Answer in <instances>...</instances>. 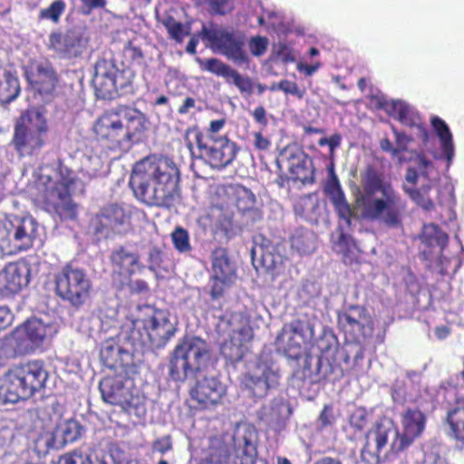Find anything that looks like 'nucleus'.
<instances>
[{
	"label": "nucleus",
	"mask_w": 464,
	"mask_h": 464,
	"mask_svg": "<svg viewBox=\"0 0 464 464\" xmlns=\"http://www.w3.org/2000/svg\"><path fill=\"white\" fill-rule=\"evenodd\" d=\"M179 170L167 157L149 155L136 162L130 186L137 199L148 206L171 208L179 198Z\"/></svg>",
	"instance_id": "nucleus-1"
},
{
	"label": "nucleus",
	"mask_w": 464,
	"mask_h": 464,
	"mask_svg": "<svg viewBox=\"0 0 464 464\" xmlns=\"http://www.w3.org/2000/svg\"><path fill=\"white\" fill-rule=\"evenodd\" d=\"M150 124L147 115L140 110L119 104L96 119L93 138L106 150L123 151L147 140Z\"/></svg>",
	"instance_id": "nucleus-2"
},
{
	"label": "nucleus",
	"mask_w": 464,
	"mask_h": 464,
	"mask_svg": "<svg viewBox=\"0 0 464 464\" xmlns=\"http://www.w3.org/2000/svg\"><path fill=\"white\" fill-rule=\"evenodd\" d=\"M427 418L419 408H407L401 414L403 431L400 433L393 421L381 420L365 433V441L361 450L364 464H379L381 453L387 446L392 453L407 450L424 431Z\"/></svg>",
	"instance_id": "nucleus-3"
},
{
	"label": "nucleus",
	"mask_w": 464,
	"mask_h": 464,
	"mask_svg": "<svg viewBox=\"0 0 464 464\" xmlns=\"http://www.w3.org/2000/svg\"><path fill=\"white\" fill-rule=\"evenodd\" d=\"M227 120L220 118L209 122L204 134L197 125L185 130L184 140L192 151L197 145L199 158L212 169L222 170L231 165L237 158L239 147L227 134H220Z\"/></svg>",
	"instance_id": "nucleus-4"
},
{
	"label": "nucleus",
	"mask_w": 464,
	"mask_h": 464,
	"mask_svg": "<svg viewBox=\"0 0 464 464\" xmlns=\"http://www.w3.org/2000/svg\"><path fill=\"white\" fill-rule=\"evenodd\" d=\"M175 333L176 327L168 313L158 309L146 318L133 321L124 336V343L132 353H143L147 348L164 347Z\"/></svg>",
	"instance_id": "nucleus-5"
},
{
	"label": "nucleus",
	"mask_w": 464,
	"mask_h": 464,
	"mask_svg": "<svg viewBox=\"0 0 464 464\" xmlns=\"http://www.w3.org/2000/svg\"><path fill=\"white\" fill-rule=\"evenodd\" d=\"M210 350L207 342L198 336H183L172 351L169 375L177 382L195 379L207 367Z\"/></svg>",
	"instance_id": "nucleus-6"
},
{
	"label": "nucleus",
	"mask_w": 464,
	"mask_h": 464,
	"mask_svg": "<svg viewBox=\"0 0 464 464\" xmlns=\"http://www.w3.org/2000/svg\"><path fill=\"white\" fill-rule=\"evenodd\" d=\"M76 178L68 170L61 172L58 180L49 175H41L38 189L44 209L57 215L61 221L74 220L78 215V205L72 198V188Z\"/></svg>",
	"instance_id": "nucleus-7"
},
{
	"label": "nucleus",
	"mask_w": 464,
	"mask_h": 464,
	"mask_svg": "<svg viewBox=\"0 0 464 464\" xmlns=\"http://www.w3.org/2000/svg\"><path fill=\"white\" fill-rule=\"evenodd\" d=\"M48 130L44 115L37 109H27L14 122L11 145L20 158L36 156L46 143Z\"/></svg>",
	"instance_id": "nucleus-8"
},
{
	"label": "nucleus",
	"mask_w": 464,
	"mask_h": 464,
	"mask_svg": "<svg viewBox=\"0 0 464 464\" xmlns=\"http://www.w3.org/2000/svg\"><path fill=\"white\" fill-rule=\"evenodd\" d=\"M47 378L44 363L33 361L9 369L1 389L4 390L5 401L14 403L32 397L44 387Z\"/></svg>",
	"instance_id": "nucleus-9"
},
{
	"label": "nucleus",
	"mask_w": 464,
	"mask_h": 464,
	"mask_svg": "<svg viewBox=\"0 0 464 464\" xmlns=\"http://www.w3.org/2000/svg\"><path fill=\"white\" fill-rule=\"evenodd\" d=\"M362 210V218L369 221H378L389 227L402 225V214L405 204L400 193L395 189H385L380 197L372 196L356 203Z\"/></svg>",
	"instance_id": "nucleus-10"
},
{
	"label": "nucleus",
	"mask_w": 464,
	"mask_h": 464,
	"mask_svg": "<svg viewBox=\"0 0 464 464\" xmlns=\"http://www.w3.org/2000/svg\"><path fill=\"white\" fill-rule=\"evenodd\" d=\"M54 292L74 308L82 307L91 296L92 281L86 271L67 263L54 275Z\"/></svg>",
	"instance_id": "nucleus-11"
},
{
	"label": "nucleus",
	"mask_w": 464,
	"mask_h": 464,
	"mask_svg": "<svg viewBox=\"0 0 464 464\" xmlns=\"http://www.w3.org/2000/svg\"><path fill=\"white\" fill-rule=\"evenodd\" d=\"M133 69L123 67L119 70L109 60H100L95 64L92 84L97 95L102 99H111L115 94H126L133 90Z\"/></svg>",
	"instance_id": "nucleus-12"
},
{
	"label": "nucleus",
	"mask_w": 464,
	"mask_h": 464,
	"mask_svg": "<svg viewBox=\"0 0 464 464\" xmlns=\"http://www.w3.org/2000/svg\"><path fill=\"white\" fill-rule=\"evenodd\" d=\"M280 379L281 371L272 352L262 351L254 369L243 375L241 383L253 397L262 399L278 387Z\"/></svg>",
	"instance_id": "nucleus-13"
},
{
	"label": "nucleus",
	"mask_w": 464,
	"mask_h": 464,
	"mask_svg": "<svg viewBox=\"0 0 464 464\" xmlns=\"http://www.w3.org/2000/svg\"><path fill=\"white\" fill-rule=\"evenodd\" d=\"M99 390L106 403L120 406L128 415L139 420L145 418L147 410L143 399L125 387L121 378L118 376L102 378L99 383Z\"/></svg>",
	"instance_id": "nucleus-14"
},
{
	"label": "nucleus",
	"mask_w": 464,
	"mask_h": 464,
	"mask_svg": "<svg viewBox=\"0 0 464 464\" xmlns=\"http://www.w3.org/2000/svg\"><path fill=\"white\" fill-rule=\"evenodd\" d=\"M131 210L122 204L109 203L95 213L89 222V229L98 238H110L131 226Z\"/></svg>",
	"instance_id": "nucleus-15"
},
{
	"label": "nucleus",
	"mask_w": 464,
	"mask_h": 464,
	"mask_svg": "<svg viewBox=\"0 0 464 464\" xmlns=\"http://www.w3.org/2000/svg\"><path fill=\"white\" fill-rule=\"evenodd\" d=\"M337 322L345 339L351 343L361 344L373 335L374 321L363 305H348L343 311L338 313Z\"/></svg>",
	"instance_id": "nucleus-16"
},
{
	"label": "nucleus",
	"mask_w": 464,
	"mask_h": 464,
	"mask_svg": "<svg viewBox=\"0 0 464 464\" xmlns=\"http://www.w3.org/2000/svg\"><path fill=\"white\" fill-rule=\"evenodd\" d=\"M38 223L32 217H24L8 221L7 227L9 228H2L0 234L5 237L13 235V239L11 241L2 238L4 250L7 254H17L30 249L38 236Z\"/></svg>",
	"instance_id": "nucleus-17"
},
{
	"label": "nucleus",
	"mask_w": 464,
	"mask_h": 464,
	"mask_svg": "<svg viewBox=\"0 0 464 464\" xmlns=\"http://www.w3.org/2000/svg\"><path fill=\"white\" fill-rule=\"evenodd\" d=\"M258 433L249 423L237 424L232 436V464H266L257 459Z\"/></svg>",
	"instance_id": "nucleus-18"
},
{
	"label": "nucleus",
	"mask_w": 464,
	"mask_h": 464,
	"mask_svg": "<svg viewBox=\"0 0 464 464\" xmlns=\"http://www.w3.org/2000/svg\"><path fill=\"white\" fill-rule=\"evenodd\" d=\"M226 385L217 377L198 380L189 390L190 407L197 411H212L223 403Z\"/></svg>",
	"instance_id": "nucleus-19"
},
{
	"label": "nucleus",
	"mask_w": 464,
	"mask_h": 464,
	"mask_svg": "<svg viewBox=\"0 0 464 464\" xmlns=\"http://www.w3.org/2000/svg\"><path fill=\"white\" fill-rule=\"evenodd\" d=\"M240 318L236 314L224 315L221 322L225 324L228 339L225 340L220 346V353L231 363L240 362L244 357V343L250 338V328L245 324L237 325Z\"/></svg>",
	"instance_id": "nucleus-20"
},
{
	"label": "nucleus",
	"mask_w": 464,
	"mask_h": 464,
	"mask_svg": "<svg viewBox=\"0 0 464 464\" xmlns=\"http://www.w3.org/2000/svg\"><path fill=\"white\" fill-rule=\"evenodd\" d=\"M88 38L75 29L64 33H52L49 36V47L61 58L74 59L81 56L87 49Z\"/></svg>",
	"instance_id": "nucleus-21"
},
{
	"label": "nucleus",
	"mask_w": 464,
	"mask_h": 464,
	"mask_svg": "<svg viewBox=\"0 0 464 464\" xmlns=\"http://www.w3.org/2000/svg\"><path fill=\"white\" fill-rule=\"evenodd\" d=\"M26 80L32 89L43 98L53 97L60 78L53 66L46 63L32 64L25 72Z\"/></svg>",
	"instance_id": "nucleus-22"
},
{
	"label": "nucleus",
	"mask_w": 464,
	"mask_h": 464,
	"mask_svg": "<svg viewBox=\"0 0 464 464\" xmlns=\"http://www.w3.org/2000/svg\"><path fill=\"white\" fill-rule=\"evenodd\" d=\"M110 261L114 275L120 281L128 282L137 273H141L145 266L140 261V256L137 251L120 246L111 251Z\"/></svg>",
	"instance_id": "nucleus-23"
},
{
	"label": "nucleus",
	"mask_w": 464,
	"mask_h": 464,
	"mask_svg": "<svg viewBox=\"0 0 464 464\" xmlns=\"http://www.w3.org/2000/svg\"><path fill=\"white\" fill-rule=\"evenodd\" d=\"M200 67L218 77H223L229 84H234L241 93L252 94L254 82L248 76L241 75L230 65L218 58H208L199 62Z\"/></svg>",
	"instance_id": "nucleus-24"
},
{
	"label": "nucleus",
	"mask_w": 464,
	"mask_h": 464,
	"mask_svg": "<svg viewBox=\"0 0 464 464\" xmlns=\"http://www.w3.org/2000/svg\"><path fill=\"white\" fill-rule=\"evenodd\" d=\"M30 282V269L24 264L9 263L0 272V295L8 297L19 293Z\"/></svg>",
	"instance_id": "nucleus-25"
},
{
	"label": "nucleus",
	"mask_w": 464,
	"mask_h": 464,
	"mask_svg": "<svg viewBox=\"0 0 464 464\" xmlns=\"http://www.w3.org/2000/svg\"><path fill=\"white\" fill-rule=\"evenodd\" d=\"M419 173L414 168H408L405 174V181L402 184L403 192L419 207L426 210L434 208V203L430 197L432 185L430 181L416 188L419 180Z\"/></svg>",
	"instance_id": "nucleus-26"
},
{
	"label": "nucleus",
	"mask_w": 464,
	"mask_h": 464,
	"mask_svg": "<svg viewBox=\"0 0 464 464\" xmlns=\"http://www.w3.org/2000/svg\"><path fill=\"white\" fill-rule=\"evenodd\" d=\"M287 160V167L292 178L303 183L314 181L312 160L301 150H285L282 153Z\"/></svg>",
	"instance_id": "nucleus-27"
},
{
	"label": "nucleus",
	"mask_w": 464,
	"mask_h": 464,
	"mask_svg": "<svg viewBox=\"0 0 464 464\" xmlns=\"http://www.w3.org/2000/svg\"><path fill=\"white\" fill-rule=\"evenodd\" d=\"M291 335L285 347V352L293 358H298L301 355L302 348L307 344L314 337V326L309 321L302 319L293 320L289 325Z\"/></svg>",
	"instance_id": "nucleus-28"
},
{
	"label": "nucleus",
	"mask_w": 464,
	"mask_h": 464,
	"mask_svg": "<svg viewBox=\"0 0 464 464\" xmlns=\"http://www.w3.org/2000/svg\"><path fill=\"white\" fill-rule=\"evenodd\" d=\"M217 44L220 53L234 63L242 65L249 63L242 36L234 33L223 32L218 37Z\"/></svg>",
	"instance_id": "nucleus-29"
},
{
	"label": "nucleus",
	"mask_w": 464,
	"mask_h": 464,
	"mask_svg": "<svg viewBox=\"0 0 464 464\" xmlns=\"http://www.w3.org/2000/svg\"><path fill=\"white\" fill-rule=\"evenodd\" d=\"M231 194L235 198L237 210L250 221H259L263 218L261 209L256 206L255 194L240 184L230 186Z\"/></svg>",
	"instance_id": "nucleus-30"
},
{
	"label": "nucleus",
	"mask_w": 464,
	"mask_h": 464,
	"mask_svg": "<svg viewBox=\"0 0 464 464\" xmlns=\"http://www.w3.org/2000/svg\"><path fill=\"white\" fill-rule=\"evenodd\" d=\"M443 423L448 426V436L464 448V397L457 398L446 413Z\"/></svg>",
	"instance_id": "nucleus-31"
},
{
	"label": "nucleus",
	"mask_w": 464,
	"mask_h": 464,
	"mask_svg": "<svg viewBox=\"0 0 464 464\" xmlns=\"http://www.w3.org/2000/svg\"><path fill=\"white\" fill-rule=\"evenodd\" d=\"M362 192L356 196L355 202L375 196L376 192L383 193L385 189H392L394 187L389 181H385L383 175L377 169L369 165L362 174Z\"/></svg>",
	"instance_id": "nucleus-32"
},
{
	"label": "nucleus",
	"mask_w": 464,
	"mask_h": 464,
	"mask_svg": "<svg viewBox=\"0 0 464 464\" xmlns=\"http://www.w3.org/2000/svg\"><path fill=\"white\" fill-rule=\"evenodd\" d=\"M385 110L401 124L409 127H418L422 130L424 137H428V132L423 126V122L419 112L408 103L402 101H392L386 104Z\"/></svg>",
	"instance_id": "nucleus-33"
},
{
	"label": "nucleus",
	"mask_w": 464,
	"mask_h": 464,
	"mask_svg": "<svg viewBox=\"0 0 464 464\" xmlns=\"http://www.w3.org/2000/svg\"><path fill=\"white\" fill-rule=\"evenodd\" d=\"M325 192L330 197V200L339 218L350 225L353 218V211L349 202L346 200L341 184L334 174H333L332 179L325 188Z\"/></svg>",
	"instance_id": "nucleus-34"
},
{
	"label": "nucleus",
	"mask_w": 464,
	"mask_h": 464,
	"mask_svg": "<svg viewBox=\"0 0 464 464\" xmlns=\"http://www.w3.org/2000/svg\"><path fill=\"white\" fill-rule=\"evenodd\" d=\"M229 458L227 444L222 439L212 437L208 447L202 449L197 464H229Z\"/></svg>",
	"instance_id": "nucleus-35"
},
{
	"label": "nucleus",
	"mask_w": 464,
	"mask_h": 464,
	"mask_svg": "<svg viewBox=\"0 0 464 464\" xmlns=\"http://www.w3.org/2000/svg\"><path fill=\"white\" fill-rule=\"evenodd\" d=\"M315 371L311 369V357L306 358L302 370L304 379H307L309 384H316L324 381L334 372V365L323 352L316 359Z\"/></svg>",
	"instance_id": "nucleus-36"
},
{
	"label": "nucleus",
	"mask_w": 464,
	"mask_h": 464,
	"mask_svg": "<svg viewBox=\"0 0 464 464\" xmlns=\"http://www.w3.org/2000/svg\"><path fill=\"white\" fill-rule=\"evenodd\" d=\"M211 276L237 278V270L224 247H216L211 253Z\"/></svg>",
	"instance_id": "nucleus-37"
},
{
	"label": "nucleus",
	"mask_w": 464,
	"mask_h": 464,
	"mask_svg": "<svg viewBox=\"0 0 464 464\" xmlns=\"http://www.w3.org/2000/svg\"><path fill=\"white\" fill-rule=\"evenodd\" d=\"M52 326L38 318H30L24 324L25 339L30 343V348L35 349L43 345L51 333Z\"/></svg>",
	"instance_id": "nucleus-38"
},
{
	"label": "nucleus",
	"mask_w": 464,
	"mask_h": 464,
	"mask_svg": "<svg viewBox=\"0 0 464 464\" xmlns=\"http://www.w3.org/2000/svg\"><path fill=\"white\" fill-rule=\"evenodd\" d=\"M2 76L3 79L0 82V102L8 104L20 94V83L15 72L10 70L5 69Z\"/></svg>",
	"instance_id": "nucleus-39"
},
{
	"label": "nucleus",
	"mask_w": 464,
	"mask_h": 464,
	"mask_svg": "<svg viewBox=\"0 0 464 464\" xmlns=\"http://www.w3.org/2000/svg\"><path fill=\"white\" fill-rule=\"evenodd\" d=\"M145 55L141 44L138 39L129 40L123 46L121 51V63L123 67L133 69L136 66H140L144 63Z\"/></svg>",
	"instance_id": "nucleus-40"
},
{
	"label": "nucleus",
	"mask_w": 464,
	"mask_h": 464,
	"mask_svg": "<svg viewBox=\"0 0 464 464\" xmlns=\"http://www.w3.org/2000/svg\"><path fill=\"white\" fill-rule=\"evenodd\" d=\"M431 125L441 141V150L448 161H450L454 156V145L452 134L446 122L438 116L431 118Z\"/></svg>",
	"instance_id": "nucleus-41"
},
{
	"label": "nucleus",
	"mask_w": 464,
	"mask_h": 464,
	"mask_svg": "<svg viewBox=\"0 0 464 464\" xmlns=\"http://www.w3.org/2000/svg\"><path fill=\"white\" fill-rule=\"evenodd\" d=\"M291 247L299 254H308L314 248L313 234L304 228H297L290 237Z\"/></svg>",
	"instance_id": "nucleus-42"
},
{
	"label": "nucleus",
	"mask_w": 464,
	"mask_h": 464,
	"mask_svg": "<svg viewBox=\"0 0 464 464\" xmlns=\"http://www.w3.org/2000/svg\"><path fill=\"white\" fill-rule=\"evenodd\" d=\"M162 24L167 29L169 38L178 44H181L184 38L190 34L191 28L189 24H184L170 15L166 16Z\"/></svg>",
	"instance_id": "nucleus-43"
},
{
	"label": "nucleus",
	"mask_w": 464,
	"mask_h": 464,
	"mask_svg": "<svg viewBox=\"0 0 464 464\" xmlns=\"http://www.w3.org/2000/svg\"><path fill=\"white\" fill-rule=\"evenodd\" d=\"M235 281L236 279L210 276L209 295L211 300L215 301L223 298L227 291L235 284Z\"/></svg>",
	"instance_id": "nucleus-44"
},
{
	"label": "nucleus",
	"mask_w": 464,
	"mask_h": 464,
	"mask_svg": "<svg viewBox=\"0 0 464 464\" xmlns=\"http://www.w3.org/2000/svg\"><path fill=\"white\" fill-rule=\"evenodd\" d=\"M170 238L174 248L179 253H188L192 250L189 234L184 227H176L170 234Z\"/></svg>",
	"instance_id": "nucleus-45"
},
{
	"label": "nucleus",
	"mask_w": 464,
	"mask_h": 464,
	"mask_svg": "<svg viewBox=\"0 0 464 464\" xmlns=\"http://www.w3.org/2000/svg\"><path fill=\"white\" fill-rule=\"evenodd\" d=\"M369 412L364 407H357L349 417V427L355 432H362L369 423Z\"/></svg>",
	"instance_id": "nucleus-46"
},
{
	"label": "nucleus",
	"mask_w": 464,
	"mask_h": 464,
	"mask_svg": "<svg viewBox=\"0 0 464 464\" xmlns=\"http://www.w3.org/2000/svg\"><path fill=\"white\" fill-rule=\"evenodd\" d=\"M65 3L63 0L53 1L47 8L39 12V19H47L57 23L65 10Z\"/></svg>",
	"instance_id": "nucleus-47"
},
{
	"label": "nucleus",
	"mask_w": 464,
	"mask_h": 464,
	"mask_svg": "<svg viewBox=\"0 0 464 464\" xmlns=\"http://www.w3.org/2000/svg\"><path fill=\"white\" fill-rule=\"evenodd\" d=\"M61 433L64 443H71L78 440L82 435V427L74 420H66L61 426Z\"/></svg>",
	"instance_id": "nucleus-48"
},
{
	"label": "nucleus",
	"mask_w": 464,
	"mask_h": 464,
	"mask_svg": "<svg viewBox=\"0 0 464 464\" xmlns=\"http://www.w3.org/2000/svg\"><path fill=\"white\" fill-rule=\"evenodd\" d=\"M62 464H93L91 456L80 450H74L60 458Z\"/></svg>",
	"instance_id": "nucleus-49"
},
{
	"label": "nucleus",
	"mask_w": 464,
	"mask_h": 464,
	"mask_svg": "<svg viewBox=\"0 0 464 464\" xmlns=\"http://www.w3.org/2000/svg\"><path fill=\"white\" fill-rule=\"evenodd\" d=\"M205 2L213 14L224 15L234 9L233 0H205Z\"/></svg>",
	"instance_id": "nucleus-50"
},
{
	"label": "nucleus",
	"mask_w": 464,
	"mask_h": 464,
	"mask_svg": "<svg viewBox=\"0 0 464 464\" xmlns=\"http://www.w3.org/2000/svg\"><path fill=\"white\" fill-rule=\"evenodd\" d=\"M335 421L336 419L334 413L333 405L325 404L317 418V422L319 423L320 428L325 429L327 427H331L335 423Z\"/></svg>",
	"instance_id": "nucleus-51"
},
{
	"label": "nucleus",
	"mask_w": 464,
	"mask_h": 464,
	"mask_svg": "<svg viewBox=\"0 0 464 464\" xmlns=\"http://www.w3.org/2000/svg\"><path fill=\"white\" fill-rule=\"evenodd\" d=\"M148 268L150 271H157L158 268H160L163 263V252L162 250L158 246H153L150 249L148 254Z\"/></svg>",
	"instance_id": "nucleus-52"
},
{
	"label": "nucleus",
	"mask_w": 464,
	"mask_h": 464,
	"mask_svg": "<svg viewBox=\"0 0 464 464\" xmlns=\"http://www.w3.org/2000/svg\"><path fill=\"white\" fill-rule=\"evenodd\" d=\"M424 229L429 233L430 239H433L438 244L444 245L448 242V235L443 232L438 225L429 224L424 226Z\"/></svg>",
	"instance_id": "nucleus-53"
},
{
	"label": "nucleus",
	"mask_w": 464,
	"mask_h": 464,
	"mask_svg": "<svg viewBox=\"0 0 464 464\" xmlns=\"http://www.w3.org/2000/svg\"><path fill=\"white\" fill-rule=\"evenodd\" d=\"M282 92L285 94H291L295 96L297 99L302 100L305 95V90L301 89L298 84L295 82L287 79L281 80Z\"/></svg>",
	"instance_id": "nucleus-54"
},
{
	"label": "nucleus",
	"mask_w": 464,
	"mask_h": 464,
	"mask_svg": "<svg viewBox=\"0 0 464 464\" xmlns=\"http://www.w3.org/2000/svg\"><path fill=\"white\" fill-rule=\"evenodd\" d=\"M267 39L266 37H252L249 43L250 52L254 56L263 55L267 49Z\"/></svg>",
	"instance_id": "nucleus-55"
},
{
	"label": "nucleus",
	"mask_w": 464,
	"mask_h": 464,
	"mask_svg": "<svg viewBox=\"0 0 464 464\" xmlns=\"http://www.w3.org/2000/svg\"><path fill=\"white\" fill-rule=\"evenodd\" d=\"M152 449L161 454L172 450V439L170 435H166L161 438H158L152 443Z\"/></svg>",
	"instance_id": "nucleus-56"
},
{
	"label": "nucleus",
	"mask_w": 464,
	"mask_h": 464,
	"mask_svg": "<svg viewBox=\"0 0 464 464\" xmlns=\"http://www.w3.org/2000/svg\"><path fill=\"white\" fill-rule=\"evenodd\" d=\"M277 55L284 63H293L295 60L294 50L287 44H279Z\"/></svg>",
	"instance_id": "nucleus-57"
},
{
	"label": "nucleus",
	"mask_w": 464,
	"mask_h": 464,
	"mask_svg": "<svg viewBox=\"0 0 464 464\" xmlns=\"http://www.w3.org/2000/svg\"><path fill=\"white\" fill-rule=\"evenodd\" d=\"M342 141V136L340 133H334L329 138H321L318 140V144L321 147L328 146L331 152H334L335 149L340 147Z\"/></svg>",
	"instance_id": "nucleus-58"
},
{
	"label": "nucleus",
	"mask_w": 464,
	"mask_h": 464,
	"mask_svg": "<svg viewBox=\"0 0 464 464\" xmlns=\"http://www.w3.org/2000/svg\"><path fill=\"white\" fill-rule=\"evenodd\" d=\"M121 284L122 285H128L130 293L140 294V293H143V292H146L149 290L148 284L144 280H141V279L132 281L130 278V281H128V282L122 281V282H121Z\"/></svg>",
	"instance_id": "nucleus-59"
},
{
	"label": "nucleus",
	"mask_w": 464,
	"mask_h": 464,
	"mask_svg": "<svg viewBox=\"0 0 464 464\" xmlns=\"http://www.w3.org/2000/svg\"><path fill=\"white\" fill-rule=\"evenodd\" d=\"M254 136V147L257 150H266L269 149L271 142L260 131H256Z\"/></svg>",
	"instance_id": "nucleus-60"
},
{
	"label": "nucleus",
	"mask_w": 464,
	"mask_h": 464,
	"mask_svg": "<svg viewBox=\"0 0 464 464\" xmlns=\"http://www.w3.org/2000/svg\"><path fill=\"white\" fill-rule=\"evenodd\" d=\"M255 121L263 127H266L268 120L266 117V111L263 106H257L251 112Z\"/></svg>",
	"instance_id": "nucleus-61"
},
{
	"label": "nucleus",
	"mask_w": 464,
	"mask_h": 464,
	"mask_svg": "<svg viewBox=\"0 0 464 464\" xmlns=\"http://www.w3.org/2000/svg\"><path fill=\"white\" fill-rule=\"evenodd\" d=\"M380 148L385 152H390L393 157H396L400 152L405 151V146L401 148H394L388 138H383L380 140Z\"/></svg>",
	"instance_id": "nucleus-62"
},
{
	"label": "nucleus",
	"mask_w": 464,
	"mask_h": 464,
	"mask_svg": "<svg viewBox=\"0 0 464 464\" xmlns=\"http://www.w3.org/2000/svg\"><path fill=\"white\" fill-rule=\"evenodd\" d=\"M12 315L6 306H0V330L5 329L11 324Z\"/></svg>",
	"instance_id": "nucleus-63"
},
{
	"label": "nucleus",
	"mask_w": 464,
	"mask_h": 464,
	"mask_svg": "<svg viewBox=\"0 0 464 464\" xmlns=\"http://www.w3.org/2000/svg\"><path fill=\"white\" fill-rule=\"evenodd\" d=\"M196 106V101L192 97H187L183 103L179 107L178 112L179 114H186L188 113L191 109H193Z\"/></svg>",
	"instance_id": "nucleus-64"
}]
</instances>
